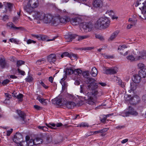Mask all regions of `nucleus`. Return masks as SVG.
Returning a JSON list of instances; mask_svg holds the SVG:
<instances>
[{"instance_id": "40", "label": "nucleus", "mask_w": 146, "mask_h": 146, "mask_svg": "<svg viewBox=\"0 0 146 146\" xmlns=\"http://www.w3.org/2000/svg\"><path fill=\"white\" fill-rule=\"evenodd\" d=\"M27 143L28 144L29 146H32L35 145L34 140L30 139L28 141H27Z\"/></svg>"}, {"instance_id": "22", "label": "nucleus", "mask_w": 146, "mask_h": 146, "mask_svg": "<svg viewBox=\"0 0 146 146\" xmlns=\"http://www.w3.org/2000/svg\"><path fill=\"white\" fill-rule=\"evenodd\" d=\"M70 20L71 23L74 26L78 25L80 21V19L78 17L72 18Z\"/></svg>"}, {"instance_id": "35", "label": "nucleus", "mask_w": 146, "mask_h": 146, "mask_svg": "<svg viewBox=\"0 0 146 146\" xmlns=\"http://www.w3.org/2000/svg\"><path fill=\"white\" fill-rule=\"evenodd\" d=\"M97 74V70L95 67H93L92 69L91 72V74L93 77H95L96 76Z\"/></svg>"}, {"instance_id": "64", "label": "nucleus", "mask_w": 146, "mask_h": 146, "mask_svg": "<svg viewBox=\"0 0 146 146\" xmlns=\"http://www.w3.org/2000/svg\"><path fill=\"white\" fill-rule=\"evenodd\" d=\"M19 17H14L13 18V22H17L19 20Z\"/></svg>"}, {"instance_id": "2", "label": "nucleus", "mask_w": 146, "mask_h": 146, "mask_svg": "<svg viewBox=\"0 0 146 146\" xmlns=\"http://www.w3.org/2000/svg\"><path fill=\"white\" fill-rule=\"evenodd\" d=\"M110 23L109 20L106 17L100 18L96 22L95 27L98 28L106 29L108 28Z\"/></svg>"}, {"instance_id": "45", "label": "nucleus", "mask_w": 146, "mask_h": 146, "mask_svg": "<svg viewBox=\"0 0 146 146\" xmlns=\"http://www.w3.org/2000/svg\"><path fill=\"white\" fill-rule=\"evenodd\" d=\"M82 73V71L78 69L74 70L73 73L76 75H79Z\"/></svg>"}, {"instance_id": "46", "label": "nucleus", "mask_w": 146, "mask_h": 146, "mask_svg": "<svg viewBox=\"0 0 146 146\" xmlns=\"http://www.w3.org/2000/svg\"><path fill=\"white\" fill-rule=\"evenodd\" d=\"M46 125L47 127L51 129H54V128L52 127L51 126L53 127L56 126V124L54 123H49L48 124L46 123Z\"/></svg>"}, {"instance_id": "12", "label": "nucleus", "mask_w": 146, "mask_h": 146, "mask_svg": "<svg viewBox=\"0 0 146 146\" xmlns=\"http://www.w3.org/2000/svg\"><path fill=\"white\" fill-rule=\"evenodd\" d=\"M92 5L94 7L100 8L103 6V2L102 0H93Z\"/></svg>"}, {"instance_id": "42", "label": "nucleus", "mask_w": 146, "mask_h": 146, "mask_svg": "<svg viewBox=\"0 0 146 146\" xmlns=\"http://www.w3.org/2000/svg\"><path fill=\"white\" fill-rule=\"evenodd\" d=\"M100 120L102 123H105L106 121H108L109 120L107 119L106 117H104V115H101L100 117Z\"/></svg>"}, {"instance_id": "10", "label": "nucleus", "mask_w": 146, "mask_h": 146, "mask_svg": "<svg viewBox=\"0 0 146 146\" xmlns=\"http://www.w3.org/2000/svg\"><path fill=\"white\" fill-rule=\"evenodd\" d=\"M80 28L81 30H83L85 32L90 31L91 30L92 25L89 23L86 22L82 23L80 25Z\"/></svg>"}, {"instance_id": "49", "label": "nucleus", "mask_w": 146, "mask_h": 146, "mask_svg": "<svg viewBox=\"0 0 146 146\" xmlns=\"http://www.w3.org/2000/svg\"><path fill=\"white\" fill-rule=\"evenodd\" d=\"M25 79L27 82H30L33 80V78L31 76H28Z\"/></svg>"}, {"instance_id": "59", "label": "nucleus", "mask_w": 146, "mask_h": 146, "mask_svg": "<svg viewBox=\"0 0 146 146\" xmlns=\"http://www.w3.org/2000/svg\"><path fill=\"white\" fill-rule=\"evenodd\" d=\"M36 42V41L32 40L31 39H29L27 41V43L28 44H29L31 43H35Z\"/></svg>"}, {"instance_id": "43", "label": "nucleus", "mask_w": 146, "mask_h": 146, "mask_svg": "<svg viewBox=\"0 0 146 146\" xmlns=\"http://www.w3.org/2000/svg\"><path fill=\"white\" fill-rule=\"evenodd\" d=\"M137 66L139 69L142 70L143 69H145L144 68L145 67V65L143 63H140L137 64Z\"/></svg>"}, {"instance_id": "6", "label": "nucleus", "mask_w": 146, "mask_h": 146, "mask_svg": "<svg viewBox=\"0 0 146 146\" xmlns=\"http://www.w3.org/2000/svg\"><path fill=\"white\" fill-rule=\"evenodd\" d=\"M31 35L32 36L36 38L38 40L42 41H53L55 40V39L56 38V37H54L52 39H48V37L46 35H35L33 34H32Z\"/></svg>"}, {"instance_id": "24", "label": "nucleus", "mask_w": 146, "mask_h": 146, "mask_svg": "<svg viewBox=\"0 0 146 146\" xmlns=\"http://www.w3.org/2000/svg\"><path fill=\"white\" fill-rule=\"evenodd\" d=\"M141 78L139 75L135 74L133 76L132 79L133 82L138 83L140 82Z\"/></svg>"}, {"instance_id": "38", "label": "nucleus", "mask_w": 146, "mask_h": 146, "mask_svg": "<svg viewBox=\"0 0 146 146\" xmlns=\"http://www.w3.org/2000/svg\"><path fill=\"white\" fill-rule=\"evenodd\" d=\"M74 70L71 68H67L66 69L65 71V74H71L73 73Z\"/></svg>"}, {"instance_id": "5", "label": "nucleus", "mask_w": 146, "mask_h": 146, "mask_svg": "<svg viewBox=\"0 0 146 146\" xmlns=\"http://www.w3.org/2000/svg\"><path fill=\"white\" fill-rule=\"evenodd\" d=\"M138 6H139V9H142V13L143 15V17L139 16L140 18L146 20V1L142 2L141 0H138L136 3L135 6L137 7Z\"/></svg>"}, {"instance_id": "18", "label": "nucleus", "mask_w": 146, "mask_h": 146, "mask_svg": "<svg viewBox=\"0 0 146 146\" xmlns=\"http://www.w3.org/2000/svg\"><path fill=\"white\" fill-rule=\"evenodd\" d=\"M44 13L38 11H35L33 15L35 18L37 19L42 20L44 16Z\"/></svg>"}, {"instance_id": "55", "label": "nucleus", "mask_w": 146, "mask_h": 146, "mask_svg": "<svg viewBox=\"0 0 146 146\" xmlns=\"http://www.w3.org/2000/svg\"><path fill=\"white\" fill-rule=\"evenodd\" d=\"M7 5L9 11H11L13 7L12 4L10 3H7Z\"/></svg>"}, {"instance_id": "37", "label": "nucleus", "mask_w": 146, "mask_h": 146, "mask_svg": "<svg viewBox=\"0 0 146 146\" xmlns=\"http://www.w3.org/2000/svg\"><path fill=\"white\" fill-rule=\"evenodd\" d=\"M23 94H19L17 95L16 98L18 100L19 102H20L23 101Z\"/></svg>"}, {"instance_id": "33", "label": "nucleus", "mask_w": 146, "mask_h": 146, "mask_svg": "<svg viewBox=\"0 0 146 146\" xmlns=\"http://www.w3.org/2000/svg\"><path fill=\"white\" fill-rule=\"evenodd\" d=\"M7 27H10L11 28L15 29H18L20 27H15L13 23L11 22H8L7 25Z\"/></svg>"}, {"instance_id": "28", "label": "nucleus", "mask_w": 146, "mask_h": 146, "mask_svg": "<svg viewBox=\"0 0 146 146\" xmlns=\"http://www.w3.org/2000/svg\"><path fill=\"white\" fill-rule=\"evenodd\" d=\"M37 99L40 102L44 105H47V100L41 98L39 96L37 97Z\"/></svg>"}, {"instance_id": "39", "label": "nucleus", "mask_w": 146, "mask_h": 146, "mask_svg": "<svg viewBox=\"0 0 146 146\" xmlns=\"http://www.w3.org/2000/svg\"><path fill=\"white\" fill-rule=\"evenodd\" d=\"M45 62V60L44 58H42L38 60L36 62V64L38 65H39L42 64H44Z\"/></svg>"}, {"instance_id": "52", "label": "nucleus", "mask_w": 146, "mask_h": 146, "mask_svg": "<svg viewBox=\"0 0 146 146\" xmlns=\"http://www.w3.org/2000/svg\"><path fill=\"white\" fill-rule=\"evenodd\" d=\"M106 13L108 14L111 17L113 15V13L112 10H108L107 11Z\"/></svg>"}, {"instance_id": "19", "label": "nucleus", "mask_w": 146, "mask_h": 146, "mask_svg": "<svg viewBox=\"0 0 146 146\" xmlns=\"http://www.w3.org/2000/svg\"><path fill=\"white\" fill-rule=\"evenodd\" d=\"M0 66L2 69L7 68L9 67V64L6 62L4 58H0Z\"/></svg>"}, {"instance_id": "13", "label": "nucleus", "mask_w": 146, "mask_h": 146, "mask_svg": "<svg viewBox=\"0 0 146 146\" xmlns=\"http://www.w3.org/2000/svg\"><path fill=\"white\" fill-rule=\"evenodd\" d=\"M53 16L50 14L44 15L42 20L43 22L45 23H50Z\"/></svg>"}, {"instance_id": "3", "label": "nucleus", "mask_w": 146, "mask_h": 146, "mask_svg": "<svg viewBox=\"0 0 146 146\" xmlns=\"http://www.w3.org/2000/svg\"><path fill=\"white\" fill-rule=\"evenodd\" d=\"M130 97H130L128 96L125 98V100L126 101H129L131 104L130 106L128 107V110H134L133 107L139 103L140 101V98L137 95L131 97Z\"/></svg>"}, {"instance_id": "9", "label": "nucleus", "mask_w": 146, "mask_h": 146, "mask_svg": "<svg viewBox=\"0 0 146 146\" xmlns=\"http://www.w3.org/2000/svg\"><path fill=\"white\" fill-rule=\"evenodd\" d=\"M13 141L15 143L20 144L23 141V136L22 134L17 132L13 138Z\"/></svg>"}, {"instance_id": "56", "label": "nucleus", "mask_w": 146, "mask_h": 146, "mask_svg": "<svg viewBox=\"0 0 146 146\" xmlns=\"http://www.w3.org/2000/svg\"><path fill=\"white\" fill-rule=\"evenodd\" d=\"M38 127L39 129L42 130L43 131H46V129H47L46 127L45 126H38Z\"/></svg>"}, {"instance_id": "27", "label": "nucleus", "mask_w": 146, "mask_h": 146, "mask_svg": "<svg viewBox=\"0 0 146 146\" xmlns=\"http://www.w3.org/2000/svg\"><path fill=\"white\" fill-rule=\"evenodd\" d=\"M138 87L137 83L133 82L131 83L130 88V91H134L136 90Z\"/></svg>"}, {"instance_id": "4", "label": "nucleus", "mask_w": 146, "mask_h": 146, "mask_svg": "<svg viewBox=\"0 0 146 146\" xmlns=\"http://www.w3.org/2000/svg\"><path fill=\"white\" fill-rule=\"evenodd\" d=\"M72 100L74 101L73 102H68L66 101V105H65L64 106L66 107L68 109H72L74 108V107L76 106H79L83 104V102L82 101H80V100L75 97H73Z\"/></svg>"}, {"instance_id": "48", "label": "nucleus", "mask_w": 146, "mask_h": 146, "mask_svg": "<svg viewBox=\"0 0 146 146\" xmlns=\"http://www.w3.org/2000/svg\"><path fill=\"white\" fill-rule=\"evenodd\" d=\"M106 106L105 104H102L100 105H99V106L97 107L96 108V109H107V108H106L104 107V106Z\"/></svg>"}, {"instance_id": "8", "label": "nucleus", "mask_w": 146, "mask_h": 146, "mask_svg": "<svg viewBox=\"0 0 146 146\" xmlns=\"http://www.w3.org/2000/svg\"><path fill=\"white\" fill-rule=\"evenodd\" d=\"M52 102L53 104L55 105L61 106H64L66 103V100L64 99H60L56 98L52 100Z\"/></svg>"}, {"instance_id": "54", "label": "nucleus", "mask_w": 146, "mask_h": 146, "mask_svg": "<svg viewBox=\"0 0 146 146\" xmlns=\"http://www.w3.org/2000/svg\"><path fill=\"white\" fill-rule=\"evenodd\" d=\"M9 41L11 42H13L17 44H18L19 42V41H17L16 39L13 38L10 39H9Z\"/></svg>"}, {"instance_id": "41", "label": "nucleus", "mask_w": 146, "mask_h": 146, "mask_svg": "<svg viewBox=\"0 0 146 146\" xmlns=\"http://www.w3.org/2000/svg\"><path fill=\"white\" fill-rule=\"evenodd\" d=\"M127 59L130 61H136V57L135 58L132 55H129L127 57Z\"/></svg>"}, {"instance_id": "61", "label": "nucleus", "mask_w": 146, "mask_h": 146, "mask_svg": "<svg viewBox=\"0 0 146 146\" xmlns=\"http://www.w3.org/2000/svg\"><path fill=\"white\" fill-rule=\"evenodd\" d=\"M96 84H97L98 86L99 84H100L102 86H103V87L105 86L106 85V84L105 83L103 82H98V83H96Z\"/></svg>"}, {"instance_id": "16", "label": "nucleus", "mask_w": 146, "mask_h": 146, "mask_svg": "<svg viewBox=\"0 0 146 146\" xmlns=\"http://www.w3.org/2000/svg\"><path fill=\"white\" fill-rule=\"evenodd\" d=\"M64 56H67L70 58L71 60L77 59V57L76 54L72 53L69 54L68 52H65L61 55V57L62 58Z\"/></svg>"}, {"instance_id": "30", "label": "nucleus", "mask_w": 146, "mask_h": 146, "mask_svg": "<svg viewBox=\"0 0 146 146\" xmlns=\"http://www.w3.org/2000/svg\"><path fill=\"white\" fill-rule=\"evenodd\" d=\"M119 32L118 31H116L114 32L111 35L109 38V40H113L118 35Z\"/></svg>"}, {"instance_id": "23", "label": "nucleus", "mask_w": 146, "mask_h": 146, "mask_svg": "<svg viewBox=\"0 0 146 146\" xmlns=\"http://www.w3.org/2000/svg\"><path fill=\"white\" fill-rule=\"evenodd\" d=\"M77 36V35L75 34H69L68 36H66L65 37L66 41L67 42L71 41L73 39H74Z\"/></svg>"}, {"instance_id": "63", "label": "nucleus", "mask_w": 146, "mask_h": 146, "mask_svg": "<svg viewBox=\"0 0 146 146\" xmlns=\"http://www.w3.org/2000/svg\"><path fill=\"white\" fill-rule=\"evenodd\" d=\"M34 107L35 109L37 110H41L42 109V107H40L37 105H34Z\"/></svg>"}, {"instance_id": "53", "label": "nucleus", "mask_w": 146, "mask_h": 146, "mask_svg": "<svg viewBox=\"0 0 146 146\" xmlns=\"http://www.w3.org/2000/svg\"><path fill=\"white\" fill-rule=\"evenodd\" d=\"M10 82V81L8 79H6L3 80L2 82V84L3 85L5 86L7 85Z\"/></svg>"}, {"instance_id": "17", "label": "nucleus", "mask_w": 146, "mask_h": 146, "mask_svg": "<svg viewBox=\"0 0 146 146\" xmlns=\"http://www.w3.org/2000/svg\"><path fill=\"white\" fill-rule=\"evenodd\" d=\"M60 23V21L59 17L53 16L50 24L52 26H56L59 25Z\"/></svg>"}, {"instance_id": "29", "label": "nucleus", "mask_w": 146, "mask_h": 146, "mask_svg": "<svg viewBox=\"0 0 146 146\" xmlns=\"http://www.w3.org/2000/svg\"><path fill=\"white\" fill-rule=\"evenodd\" d=\"M139 75L141 78H144L146 77V69L141 70L139 71Z\"/></svg>"}, {"instance_id": "7", "label": "nucleus", "mask_w": 146, "mask_h": 146, "mask_svg": "<svg viewBox=\"0 0 146 146\" xmlns=\"http://www.w3.org/2000/svg\"><path fill=\"white\" fill-rule=\"evenodd\" d=\"M103 73L107 74H113L116 73L118 69L116 67L105 68L103 70Z\"/></svg>"}, {"instance_id": "32", "label": "nucleus", "mask_w": 146, "mask_h": 146, "mask_svg": "<svg viewBox=\"0 0 146 146\" xmlns=\"http://www.w3.org/2000/svg\"><path fill=\"white\" fill-rule=\"evenodd\" d=\"M33 8L31 7L28 6V5L24 7L25 11L29 14H30L32 12V9Z\"/></svg>"}, {"instance_id": "21", "label": "nucleus", "mask_w": 146, "mask_h": 146, "mask_svg": "<svg viewBox=\"0 0 146 146\" xmlns=\"http://www.w3.org/2000/svg\"><path fill=\"white\" fill-rule=\"evenodd\" d=\"M16 112L19 115V117L21 118V121L25 122V119L26 116L25 113L21 110H16Z\"/></svg>"}, {"instance_id": "15", "label": "nucleus", "mask_w": 146, "mask_h": 146, "mask_svg": "<svg viewBox=\"0 0 146 146\" xmlns=\"http://www.w3.org/2000/svg\"><path fill=\"white\" fill-rule=\"evenodd\" d=\"M46 135L44 134L43 135L42 139L40 138L39 137L36 138L34 140L35 145L39 144L41 143L43 141H45L47 140L46 137Z\"/></svg>"}, {"instance_id": "26", "label": "nucleus", "mask_w": 146, "mask_h": 146, "mask_svg": "<svg viewBox=\"0 0 146 146\" xmlns=\"http://www.w3.org/2000/svg\"><path fill=\"white\" fill-rule=\"evenodd\" d=\"M129 111L125 113V116H129V114L133 115H137L138 113L135 110H129Z\"/></svg>"}, {"instance_id": "1", "label": "nucleus", "mask_w": 146, "mask_h": 146, "mask_svg": "<svg viewBox=\"0 0 146 146\" xmlns=\"http://www.w3.org/2000/svg\"><path fill=\"white\" fill-rule=\"evenodd\" d=\"M95 80L92 78H88L86 82L88 84L87 89L92 91L91 94L94 96H100L102 94V91L101 90L97 89L99 86L96 83H95ZM91 94L88 93L86 95V97H85V99L87 100V103L89 104L93 105L94 103V102L92 96H90Z\"/></svg>"}, {"instance_id": "44", "label": "nucleus", "mask_w": 146, "mask_h": 146, "mask_svg": "<svg viewBox=\"0 0 146 146\" xmlns=\"http://www.w3.org/2000/svg\"><path fill=\"white\" fill-rule=\"evenodd\" d=\"M25 62L22 60H19L17 61V67H19L21 65L24 64Z\"/></svg>"}, {"instance_id": "25", "label": "nucleus", "mask_w": 146, "mask_h": 146, "mask_svg": "<svg viewBox=\"0 0 146 146\" xmlns=\"http://www.w3.org/2000/svg\"><path fill=\"white\" fill-rule=\"evenodd\" d=\"M59 19L60 23H64L69 22L70 20V19L69 17L66 16H64L60 18H59Z\"/></svg>"}, {"instance_id": "60", "label": "nucleus", "mask_w": 146, "mask_h": 146, "mask_svg": "<svg viewBox=\"0 0 146 146\" xmlns=\"http://www.w3.org/2000/svg\"><path fill=\"white\" fill-rule=\"evenodd\" d=\"M40 84L45 89H47L48 88V86H46L43 82H41Z\"/></svg>"}, {"instance_id": "58", "label": "nucleus", "mask_w": 146, "mask_h": 146, "mask_svg": "<svg viewBox=\"0 0 146 146\" xmlns=\"http://www.w3.org/2000/svg\"><path fill=\"white\" fill-rule=\"evenodd\" d=\"M5 95L6 96L7 98H9L8 99H6L5 100H9V99H10V98H11V95L10 94H9L5 93Z\"/></svg>"}, {"instance_id": "14", "label": "nucleus", "mask_w": 146, "mask_h": 146, "mask_svg": "<svg viewBox=\"0 0 146 146\" xmlns=\"http://www.w3.org/2000/svg\"><path fill=\"white\" fill-rule=\"evenodd\" d=\"M28 6L33 8L37 7L38 5V0H29L27 3Z\"/></svg>"}, {"instance_id": "31", "label": "nucleus", "mask_w": 146, "mask_h": 146, "mask_svg": "<svg viewBox=\"0 0 146 146\" xmlns=\"http://www.w3.org/2000/svg\"><path fill=\"white\" fill-rule=\"evenodd\" d=\"M66 77H65L64 78L61 79L60 81V83L62 86V89H65L67 86L66 84V82L64 81L65 80L66 78Z\"/></svg>"}, {"instance_id": "11", "label": "nucleus", "mask_w": 146, "mask_h": 146, "mask_svg": "<svg viewBox=\"0 0 146 146\" xmlns=\"http://www.w3.org/2000/svg\"><path fill=\"white\" fill-rule=\"evenodd\" d=\"M138 55L136 56V61L146 58V51L137 52Z\"/></svg>"}, {"instance_id": "50", "label": "nucleus", "mask_w": 146, "mask_h": 146, "mask_svg": "<svg viewBox=\"0 0 146 146\" xmlns=\"http://www.w3.org/2000/svg\"><path fill=\"white\" fill-rule=\"evenodd\" d=\"M82 75L86 78L89 75V72L88 71H86L83 72L82 73Z\"/></svg>"}, {"instance_id": "57", "label": "nucleus", "mask_w": 146, "mask_h": 146, "mask_svg": "<svg viewBox=\"0 0 146 146\" xmlns=\"http://www.w3.org/2000/svg\"><path fill=\"white\" fill-rule=\"evenodd\" d=\"M9 19V17L7 15H5L3 17L2 20L5 21Z\"/></svg>"}, {"instance_id": "47", "label": "nucleus", "mask_w": 146, "mask_h": 146, "mask_svg": "<svg viewBox=\"0 0 146 146\" xmlns=\"http://www.w3.org/2000/svg\"><path fill=\"white\" fill-rule=\"evenodd\" d=\"M127 48V46H126V45H122L119 46L118 48V50H123L124 49H125V48Z\"/></svg>"}, {"instance_id": "36", "label": "nucleus", "mask_w": 146, "mask_h": 146, "mask_svg": "<svg viewBox=\"0 0 146 146\" xmlns=\"http://www.w3.org/2000/svg\"><path fill=\"white\" fill-rule=\"evenodd\" d=\"M78 37L77 40L78 41H80L82 40L88 38L90 37V36L88 35H86L83 36H77Z\"/></svg>"}, {"instance_id": "20", "label": "nucleus", "mask_w": 146, "mask_h": 146, "mask_svg": "<svg viewBox=\"0 0 146 146\" xmlns=\"http://www.w3.org/2000/svg\"><path fill=\"white\" fill-rule=\"evenodd\" d=\"M47 59L48 62L51 64L55 62L56 60V55L54 54H51L47 57Z\"/></svg>"}, {"instance_id": "62", "label": "nucleus", "mask_w": 146, "mask_h": 146, "mask_svg": "<svg viewBox=\"0 0 146 146\" xmlns=\"http://www.w3.org/2000/svg\"><path fill=\"white\" fill-rule=\"evenodd\" d=\"M13 131V129H11L10 130H8L7 131V135L8 136H9L10 134Z\"/></svg>"}, {"instance_id": "51", "label": "nucleus", "mask_w": 146, "mask_h": 146, "mask_svg": "<svg viewBox=\"0 0 146 146\" xmlns=\"http://www.w3.org/2000/svg\"><path fill=\"white\" fill-rule=\"evenodd\" d=\"M17 71H18V73L24 76L25 74V72L24 71L21 70L19 68H18L17 69Z\"/></svg>"}, {"instance_id": "34", "label": "nucleus", "mask_w": 146, "mask_h": 146, "mask_svg": "<svg viewBox=\"0 0 146 146\" xmlns=\"http://www.w3.org/2000/svg\"><path fill=\"white\" fill-rule=\"evenodd\" d=\"M89 126L88 124L86 122H82L78 125L76 126L77 127H88Z\"/></svg>"}]
</instances>
